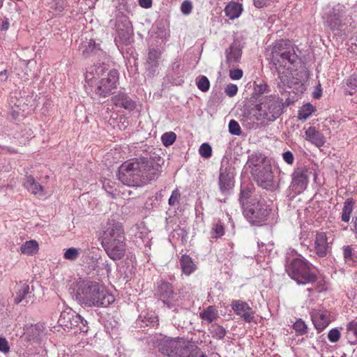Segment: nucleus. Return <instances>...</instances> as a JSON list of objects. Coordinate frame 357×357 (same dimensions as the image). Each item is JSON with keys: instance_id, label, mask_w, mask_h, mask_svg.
I'll return each instance as SVG.
<instances>
[{"instance_id": "f257e3e1", "label": "nucleus", "mask_w": 357, "mask_h": 357, "mask_svg": "<svg viewBox=\"0 0 357 357\" xmlns=\"http://www.w3.org/2000/svg\"><path fill=\"white\" fill-rule=\"evenodd\" d=\"M165 161L155 152L146 151L122 163L118 169V179L129 187L144 186L159 178Z\"/></svg>"}, {"instance_id": "f03ea898", "label": "nucleus", "mask_w": 357, "mask_h": 357, "mask_svg": "<svg viewBox=\"0 0 357 357\" xmlns=\"http://www.w3.org/2000/svg\"><path fill=\"white\" fill-rule=\"evenodd\" d=\"M72 298L79 304L88 307H107L115 301L105 287L89 278H78L69 288Z\"/></svg>"}, {"instance_id": "7ed1b4c3", "label": "nucleus", "mask_w": 357, "mask_h": 357, "mask_svg": "<svg viewBox=\"0 0 357 357\" xmlns=\"http://www.w3.org/2000/svg\"><path fill=\"white\" fill-rule=\"evenodd\" d=\"M99 239L111 259L119 261L125 257L127 244L123 223L113 218L108 219Z\"/></svg>"}, {"instance_id": "20e7f679", "label": "nucleus", "mask_w": 357, "mask_h": 357, "mask_svg": "<svg viewBox=\"0 0 357 357\" xmlns=\"http://www.w3.org/2000/svg\"><path fill=\"white\" fill-rule=\"evenodd\" d=\"M152 341L158 351L167 357H208L197 345L183 338L155 336Z\"/></svg>"}, {"instance_id": "39448f33", "label": "nucleus", "mask_w": 357, "mask_h": 357, "mask_svg": "<svg viewBox=\"0 0 357 357\" xmlns=\"http://www.w3.org/2000/svg\"><path fill=\"white\" fill-rule=\"evenodd\" d=\"M294 255L285 257V271L291 279L298 285H307L316 281V272L318 269L301 255L294 250Z\"/></svg>"}, {"instance_id": "423d86ee", "label": "nucleus", "mask_w": 357, "mask_h": 357, "mask_svg": "<svg viewBox=\"0 0 357 357\" xmlns=\"http://www.w3.org/2000/svg\"><path fill=\"white\" fill-rule=\"evenodd\" d=\"M244 218L253 227H262L275 224L272 208L263 198H258L254 202L241 210Z\"/></svg>"}, {"instance_id": "0eeeda50", "label": "nucleus", "mask_w": 357, "mask_h": 357, "mask_svg": "<svg viewBox=\"0 0 357 357\" xmlns=\"http://www.w3.org/2000/svg\"><path fill=\"white\" fill-rule=\"evenodd\" d=\"M268 56L270 63L274 66H282L284 61H288L293 68H288L287 70L291 72L294 70V68L296 67L298 55L291 47V43L287 39H280L275 40L273 43L271 51L266 52Z\"/></svg>"}, {"instance_id": "6e6552de", "label": "nucleus", "mask_w": 357, "mask_h": 357, "mask_svg": "<svg viewBox=\"0 0 357 357\" xmlns=\"http://www.w3.org/2000/svg\"><path fill=\"white\" fill-rule=\"evenodd\" d=\"M255 107L259 112V116H256L258 121L264 119L273 122L284 113L282 98L275 95L262 97Z\"/></svg>"}, {"instance_id": "1a4fd4ad", "label": "nucleus", "mask_w": 357, "mask_h": 357, "mask_svg": "<svg viewBox=\"0 0 357 357\" xmlns=\"http://www.w3.org/2000/svg\"><path fill=\"white\" fill-rule=\"evenodd\" d=\"M322 18L325 24L337 34H342L347 26V8L344 5L337 3L335 5H327L323 10Z\"/></svg>"}, {"instance_id": "9d476101", "label": "nucleus", "mask_w": 357, "mask_h": 357, "mask_svg": "<svg viewBox=\"0 0 357 357\" xmlns=\"http://www.w3.org/2000/svg\"><path fill=\"white\" fill-rule=\"evenodd\" d=\"M59 325L68 332L86 333L89 330V322L70 307H66L60 314Z\"/></svg>"}, {"instance_id": "9b49d317", "label": "nucleus", "mask_w": 357, "mask_h": 357, "mask_svg": "<svg viewBox=\"0 0 357 357\" xmlns=\"http://www.w3.org/2000/svg\"><path fill=\"white\" fill-rule=\"evenodd\" d=\"M88 75L89 86L91 90L100 98H106L113 94V91L117 88L119 80V73L116 68H112L108 73L107 77H102L97 80L96 77L93 76L89 77Z\"/></svg>"}, {"instance_id": "f8f14e48", "label": "nucleus", "mask_w": 357, "mask_h": 357, "mask_svg": "<svg viewBox=\"0 0 357 357\" xmlns=\"http://www.w3.org/2000/svg\"><path fill=\"white\" fill-rule=\"evenodd\" d=\"M236 169L224 157L219 169L218 187L221 195L227 199L232 193L236 183Z\"/></svg>"}, {"instance_id": "ddd939ff", "label": "nucleus", "mask_w": 357, "mask_h": 357, "mask_svg": "<svg viewBox=\"0 0 357 357\" xmlns=\"http://www.w3.org/2000/svg\"><path fill=\"white\" fill-rule=\"evenodd\" d=\"M155 286V295L160 297L163 305L174 312L177 311L176 308L181 303L180 296L174 291L173 284L164 279H160Z\"/></svg>"}, {"instance_id": "4468645a", "label": "nucleus", "mask_w": 357, "mask_h": 357, "mask_svg": "<svg viewBox=\"0 0 357 357\" xmlns=\"http://www.w3.org/2000/svg\"><path fill=\"white\" fill-rule=\"evenodd\" d=\"M307 169L305 167H298L294 169L291 176V182L288 187L287 196L292 200L296 195L302 193L308 184Z\"/></svg>"}, {"instance_id": "2eb2a0df", "label": "nucleus", "mask_w": 357, "mask_h": 357, "mask_svg": "<svg viewBox=\"0 0 357 357\" xmlns=\"http://www.w3.org/2000/svg\"><path fill=\"white\" fill-rule=\"evenodd\" d=\"M115 28L117 36L115 38L114 42L118 48L123 45H128L133 42V27L128 17L126 15L118 17Z\"/></svg>"}, {"instance_id": "dca6fc26", "label": "nucleus", "mask_w": 357, "mask_h": 357, "mask_svg": "<svg viewBox=\"0 0 357 357\" xmlns=\"http://www.w3.org/2000/svg\"><path fill=\"white\" fill-rule=\"evenodd\" d=\"M254 181L264 189L273 191L278 185L274 181V176L271 163L262 165L250 171Z\"/></svg>"}, {"instance_id": "f3484780", "label": "nucleus", "mask_w": 357, "mask_h": 357, "mask_svg": "<svg viewBox=\"0 0 357 357\" xmlns=\"http://www.w3.org/2000/svg\"><path fill=\"white\" fill-rule=\"evenodd\" d=\"M101 43L102 40L100 39L91 38L89 40H86L79 47L82 55L86 59H97L99 61L105 60L107 57V54L101 47Z\"/></svg>"}, {"instance_id": "a211bd4d", "label": "nucleus", "mask_w": 357, "mask_h": 357, "mask_svg": "<svg viewBox=\"0 0 357 357\" xmlns=\"http://www.w3.org/2000/svg\"><path fill=\"white\" fill-rule=\"evenodd\" d=\"M33 285L30 287L29 284L20 281L15 286V296L14 297L13 302L15 304L18 305L22 302H24L26 305L30 300L33 303L35 295L33 293Z\"/></svg>"}, {"instance_id": "6ab92c4d", "label": "nucleus", "mask_w": 357, "mask_h": 357, "mask_svg": "<svg viewBox=\"0 0 357 357\" xmlns=\"http://www.w3.org/2000/svg\"><path fill=\"white\" fill-rule=\"evenodd\" d=\"M234 313L241 317L245 323H257L255 318V311L245 301L241 300H234L231 304Z\"/></svg>"}, {"instance_id": "aec40b11", "label": "nucleus", "mask_w": 357, "mask_h": 357, "mask_svg": "<svg viewBox=\"0 0 357 357\" xmlns=\"http://www.w3.org/2000/svg\"><path fill=\"white\" fill-rule=\"evenodd\" d=\"M255 191V188L251 183L241 185L238 202L241 210L253 203L254 200L256 201L258 198H261L260 196L253 195Z\"/></svg>"}, {"instance_id": "412c9836", "label": "nucleus", "mask_w": 357, "mask_h": 357, "mask_svg": "<svg viewBox=\"0 0 357 357\" xmlns=\"http://www.w3.org/2000/svg\"><path fill=\"white\" fill-rule=\"evenodd\" d=\"M243 46L239 39L235 38L229 47L225 50V63L229 68L241 61Z\"/></svg>"}, {"instance_id": "4be33fe9", "label": "nucleus", "mask_w": 357, "mask_h": 357, "mask_svg": "<svg viewBox=\"0 0 357 357\" xmlns=\"http://www.w3.org/2000/svg\"><path fill=\"white\" fill-rule=\"evenodd\" d=\"M331 312L327 310H314L310 312L312 324L317 333L322 332L331 323Z\"/></svg>"}, {"instance_id": "5701e85b", "label": "nucleus", "mask_w": 357, "mask_h": 357, "mask_svg": "<svg viewBox=\"0 0 357 357\" xmlns=\"http://www.w3.org/2000/svg\"><path fill=\"white\" fill-rule=\"evenodd\" d=\"M161 58V52L158 49L150 47L149 49L145 68L147 72V76L153 77L158 73L159 61Z\"/></svg>"}, {"instance_id": "b1692460", "label": "nucleus", "mask_w": 357, "mask_h": 357, "mask_svg": "<svg viewBox=\"0 0 357 357\" xmlns=\"http://www.w3.org/2000/svg\"><path fill=\"white\" fill-rule=\"evenodd\" d=\"M112 101L116 107L132 112L136 108L137 104L126 93L119 91L112 97Z\"/></svg>"}, {"instance_id": "393cba45", "label": "nucleus", "mask_w": 357, "mask_h": 357, "mask_svg": "<svg viewBox=\"0 0 357 357\" xmlns=\"http://www.w3.org/2000/svg\"><path fill=\"white\" fill-rule=\"evenodd\" d=\"M314 250L319 257H325L331 250V246L328 242V238L325 232H318L314 241Z\"/></svg>"}, {"instance_id": "a878e982", "label": "nucleus", "mask_w": 357, "mask_h": 357, "mask_svg": "<svg viewBox=\"0 0 357 357\" xmlns=\"http://www.w3.org/2000/svg\"><path fill=\"white\" fill-rule=\"evenodd\" d=\"M96 313L98 316V322L103 326L107 333H111L117 328L119 323L114 316L107 312H98V310H96Z\"/></svg>"}, {"instance_id": "bb28decb", "label": "nucleus", "mask_w": 357, "mask_h": 357, "mask_svg": "<svg viewBox=\"0 0 357 357\" xmlns=\"http://www.w3.org/2000/svg\"><path fill=\"white\" fill-rule=\"evenodd\" d=\"M268 164H270V161L268 158L259 151H257L248 155L245 166L253 170Z\"/></svg>"}, {"instance_id": "cd10ccee", "label": "nucleus", "mask_w": 357, "mask_h": 357, "mask_svg": "<svg viewBox=\"0 0 357 357\" xmlns=\"http://www.w3.org/2000/svg\"><path fill=\"white\" fill-rule=\"evenodd\" d=\"M112 68H111L109 64L105 62V60H101L91 68V71L86 72L85 75L86 82L89 84V81H91L90 79H88V75H90L89 77L94 76L96 77L97 80H98L100 78L104 77L105 73L108 74Z\"/></svg>"}, {"instance_id": "c85d7f7f", "label": "nucleus", "mask_w": 357, "mask_h": 357, "mask_svg": "<svg viewBox=\"0 0 357 357\" xmlns=\"http://www.w3.org/2000/svg\"><path fill=\"white\" fill-rule=\"evenodd\" d=\"M125 256L126 258L121 262L122 265L120 268L123 269L125 277L129 278L135 274L137 260L132 252L126 253Z\"/></svg>"}, {"instance_id": "c756f323", "label": "nucleus", "mask_w": 357, "mask_h": 357, "mask_svg": "<svg viewBox=\"0 0 357 357\" xmlns=\"http://www.w3.org/2000/svg\"><path fill=\"white\" fill-rule=\"evenodd\" d=\"M305 139L317 147L320 148L326 143L324 135L316 129L315 127L310 126L305 132Z\"/></svg>"}, {"instance_id": "7c9ffc66", "label": "nucleus", "mask_w": 357, "mask_h": 357, "mask_svg": "<svg viewBox=\"0 0 357 357\" xmlns=\"http://www.w3.org/2000/svg\"><path fill=\"white\" fill-rule=\"evenodd\" d=\"M270 87L268 84L264 81L260 82L259 84L255 82L253 93L250 98V102L256 106V104L259 102L261 96L263 94H267L270 92Z\"/></svg>"}, {"instance_id": "2f4dec72", "label": "nucleus", "mask_w": 357, "mask_h": 357, "mask_svg": "<svg viewBox=\"0 0 357 357\" xmlns=\"http://www.w3.org/2000/svg\"><path fill=\"white\" fill-rule=\"evenodd\" d=\"M158 320L157 317L154 316L153 314L146 312L144 314L143 312H142L136 321V324L140 328H143L146 326L154 327L155 326L158 325ZM142 330L144 331V329Z\"/></svg>"}, {"instance_id": "473e14b6", "label": "nucleus", "mask_w": 357, "mask_h": 357, "mask_svg": "<svg viewBox=\"0 0 357 357\" xmlns=\"http://www.w3.org/2000/svg\"><path fill=\"white\" fill-rule=\"evenodd\" d=\"M24 186L32 194L44 195V188L31 175L27 176L24 183Z\"/></svg>"}, {"instance_id": "72a5a7b5", "label": "nucleus", "mask_w": 357, "mask_h": 357, "mask_svg": "<svg viewBox=\"0 0 357 357\" xmlns=\"http://www.w3.org/2000/svg\"><path fill=\"white\" fill-rule=\"evenodd\" d=\"M243 10L241 3L231 1L226 6L225 13L230 20H234L241 15Z\"/></svg>"}, {"instance_id": "f704fd0d", "label": "nucleus", "mask_w": 357, "mask_h": 357, "mask_svg": "<svg viewBox=\"0 0 357 357\" xmlns=\"http://www.w3.org/2000/svg\"><path fill=\"white\" fill-rule=\"evenodd\" d=\"M345 338L351 345L357 344V321L352 320L347 324Z\"/></svg>"}, {"instance_id": "c9c22d12", "label": "nucleus", "mask_w": 357, "mask_h": 357, "mask_svg": "<svg viewBox=\"0 0 357 357\" xmlns=\"http://www.w3.org/2000/svg\"><path fill=\"white\" fill-rule=\"evenodd\" d=\"M152 29L158 38L166 39L167 36H169V30L167 28L166 20L162 19L157 20L153 25Z\"/></svg>"}, {"instance_id": "e433bc0d", "label": "nucleus", "mask_w": 357, "mask_h": 357, "mask_svg": "<svg viewBox=\"0 0 357 357\" xmlns=\"http://www.w3.org/2000/svg\"><path fill=\"white\" fill-rule=\"evenodd\" d=\"M182 272L186 275H190L197 268V266L193 262L192 258L188 255H183L179 260Z\"/></svg>"}, {"instance_id": "4c0bfd02", "label": "nucleus", "mask_w": 357, "mask_h": 357, "mask_svg": "<svg viewBox=\"0 0 357 357\" xmlns=\"http://www.w3.org/2000/svg\"><path fill=\"white\" fill-rule=\"evenodd\" d=\"M201 319L212 324L219 317L218 312L215 305H209L199 313Z\"/></svg>"}, {"instance_id": "58836bf2", "label": "nucleus", "mask_w": 357, "mask_h": 357, "mask_svg": "<svg viewBox=\"0 0 357 357\" xmlns=\"http://www.w3.org/2000/svg\"><path fill=\"white\" fill-rule=\"evenodd\" d=\"M183 224L178 225L173 231L169 234V237L175 238L181 240V244L185 245L188 242V235L189 233V229L185 226H182Z\"/></svg>"}, {"instance_id": "ea45409f", "label": "nucleus", "mask_w": 357, "mask_h": 357, "mask_svg": "<svg viewBox=\"0 0 357 357\" xmlns=\"http://www.w3.org/2000/svg\"><path fill=\"white\" fill-rule=\"evenodd\" d=\"M343 257L345 262L350 266H357V253L351 245H344L342 248Z\"/></svg>"}, {"instance_id": "a19ab883", "label": "nucleus", "mask_w": 357, "mask_h": 357, "mask_svg": "<svg viewBox=\"0 0 357 357\" xmlns=\"http://www.w3.org/2000/svg\"><path fill=\"white\" fill-rule=\"evenodd\" d=\"M45 327L43 325L38 323L29 327L26 330V334L30 340L38 342L40 340L41 335L43 333Z\"/></svg>"}, {"instance_id": "79ce46f5", "label": "nucleus", "mask_w": 357, "mask_h": 357, "mask_svg": "<svg viewBox=\"0 0 357 357\" xmlns=\"http://www.w3.org/2000/svg\"><path fill=\"white\" fill-rule=\"evenodd\" d=\"M316 107L310 102L305 103L298 111V119L301 121L307 120L315 111Z\"/></svg>"}, {"instance_id": "37998d69", "label": "nucleus", "mask_w": 357, "mask_h": 357, "mask_svg": "<svg viewBox=\"0 0 357 357\" xmlns=\"http://www.w3.org/2000/svg\"><path fill=\"white\" fill-rule=\"evenodd\" d=\"M39 250L38 243L36 240L26 241L20 247V251L22 254L33 255L36 254Z\"/></svg>"}, {"instance_id": "c03bdc74", "label": "nucleus", "mask_w": 357, "mask_h": 357, "mask_svg": "<svg viewBox=\"0 0 357 357\" xmlns=\"http://www.w3.org/2000/svg\"><path fill=\"white\" fill-rule=\"evenodd\" d=\"M223 98L224 94L222 92L221 88L218 87L215 89L214 87L208 101V105L209 107H216L222 101Z\"/></svg>"}, {"instance_id": "a18cd8bd", "label": "nucleus", "mask_w": 357, "mask_h": 357, "mask_svg": "<svg viewBox=\"0 0 357 357\" xmlns=\"http://www.w3.org/2000/svg\"><path fill=\"white\" fill-rule=\"evenodd\" d=\"M355 202L353 198H348L344 203L341 220L344 222H348L350 220V215L353 211Z\"/></svg>"}, {"instance_id": "49530a36", "label": "nucleus", "mask_w": 357, "mask_h": 357, "mask_svg": "<svg viewBox=\"0 0 357 357\" xmlns=\"http://www.w3.org/2000/svg\"><path fill=\"white\" fill-rule=\"evenodd\" d=\"M225 233V225L220 220H218L216 223L213 225L211 231V237L212 238H219L224 236Z\"/></svg>"}, {"instance_id": "de8ad7c7", "label": "nucleus", "mask_w": 357, "mask_h": 357, "mask_svg": "<svg viewBox=\"0 0 357 357\" xmlns=\"http://www.w3.org/2000/svg\"><path fill=\"white\" fill-rule=\"evenodd\" d=\"M210 333L213 338L221 340L225 337L227 331L223 326L215 324L211 326Z\"/></svg>"}, {"instance_id": "09e8293b", "label": "nucleus", "mask_w": 357, "mask_h": 357, "mask_svg": "<svg viewBox=\"0 0 357 357\" xmlns=\"http://www.w3.org/2000/svg\"><path fill=\"white\" fill-rule=\"evenodd\" d=\"M292 328L295 331L296 335H304L308 333V326L302 319H298L293 324Z\"/></svg>"}, {"instance_id": "8fccbe9b", "label": "nucleus", "mask_w": 357, "mask_h": 357, "mask_svg": "<svg viewBox=\"0 0 357 357\" xmlns=\"http://www.w3.org/2000/svg\"><path fill=\"white\" fill-rule=\"evenodd\" d=\"M280 79L281 83L289 89L296 88L297 86L302 85L301 80L297 77L284 75L280 77Z\"/></svg>"}, {"instance_id": "3c124183", "label": "nucleus", "mask_w": 357, "mask_h": 357, "mask_svg": "<svg viewBox=\"0 0 357 357\" xmlns=\"http://www.w3.org/2000/svg\"><path fill=\"white\" fill-rule=\"evenodd\" d=\"M310 284L314 285L313 290H315V293L320 294L326 292L328 290L325 278L319 277L317 272H316V281Z\"/></svg>"}, {"instance_id": "603ef678", "label": "nucleus", "mask_w": 357, "mask_h": 357, "mask_svg": "<svg viewBox=\"0 0 357 357\" xmlns=\"http://www.w3.org/2000/svg\"><path fill=\"white\" fill-rule=\"evenodd\" d=\"M197 88L202 92L206 93L210 89V81L205 75H199L195 79Z\"/></svg>"}, {"instance_id": "864d4df0", "label": "nucleus", "mask_w": 357, "mask_h": 357, "mask_svg": "<svg viewBox=\"0 0 357 357\" xmlns=\"http://www.w3.org/2000/svg\"><path fill=\"white\" fill-rule=\"evenodd\" d=\"M176 139L175 132L170 131L165 132L161 137V141L164 146L169 147L172 146Z\"/></svg>"}, {"instance_id": "5fc2aeb1", "label": "nucleus", "mask_w": 357, "mask_h": 357, "mask_svg": "<svg viewBox=\"0 0 357 357\" xmlns=\"http://www.w3.org/2000/svg\"><path fill=\"white\" fill-rule=\"evenodd\" d=\"M228 130L229 134L231 135L240 136L243 134V131L238 122L234 119L229 121Z\"/></svg>"}, {"instance_id": "6e6d98bb", "label": "nucleus", "mask_w": 357, "mask_h": 357, "mask_svg": "<svg viewBox=\"0 0 357 357\" xmlns=\"http://www.w3.org/2000/svg\"><path fill=\"white\" fill-rule=\"evenodd\" d=\"M199 155L205 159H208L212 156V147L207 143H203L199 149Z\"/></svg>"}, {"instance_id": "4d7b16f0", "label": "nucleus", "mask_w": 357, "mask_h": 357, "mask_svg": "<svg viewBox=\"0 0 357 357\" xmlns=\"http://www.w3.org/2000/svg\"><path fill=\"white\" fill-rule=\"evenodd\" d=\"M340 329L342 328H333L328 331L327 337L330 342L337 343L340 340L342 335Z\"/></svg>"}, {"instance_id": "13d9d810", "label": "nucleus", "mask_w": 357, "mask_h": 357, "mask_svg": "<svg viewBox=\"0 0 357 357\" xmlns=\"http://www.w3.org/2000/svg\"><path fill=\"white\" fill-rule=\"evenodd\" d=\"M80 249L75 248H67L63 253V258L68 260L73 261L78 258Z\"/></svg>"}, {"instance_id": "bf43d9fd", "label": "nucleus", "mask_w": 357, "mask_h": 357, "mask_svg": "<svg viewBox=\"0 0 357 357\" xmlns=\"http://www.w3.org/2000/svg\"><path fill=\"white\" fill-rule=\"evenodd\" d=\"M167 81L173 85H181L184 80L181 74L168 73L166 76Z\"/></svg>"}, {"instance_id": "052dcab7", "label": "nucleus", "mask_w": 357, "mask_h": 357, "mask_svg": "<svg viewBox=\"0 0 357 357\" xmlns=\"http://www.w3.org/2000/svg\"><path fill=\"white\" fill-rule=\"evenodd\" d=\"M67 0H52L51 8L58 13H61L67 6Z\"/></svg>"}, {"instance_id": "680f3d73", "label": "nucleus", "mask_w": 357, "mask_h": 357, "mask_svg": "<svg viewBox=\"0 0 357 357\" xmlns=\"http://www.w3.org/2000/svg\"><path fill=\"white\" fill-rule=\"evenodd\" d=\"M192 3L190 0H185L181 5V12L185 15H188L192 10Z\"/></svg>"}, {"instance_id": "e2e57ef3", "label": "nucleus", "mask_w": 357, "mask_h": 357, "mask_svg": "<svg viewBox=\"0 0 357 357\" xmlns=\"http://www.w3.org/2000/svg\"><path fill=\"white\" fill-rule=\"evenodd\" d=\"M238 90V89L236 84H229L225 87V92L229 97H234L237 94Z\"/></svg>"}, {"instance_id": "0e129e2a", "label": "nucleus", "mask_w": 357, "mask_h": 357, "mask_svg": "<svg viewBox=\"0 0 357 357\" xmlns=\"http://www.w3.org/2000/svg\"><path fill=\"white\" fill-rule=\"evenodd\" d=\"M181 196V193L178 189H175L172 191V195L168 200V204L169 206H174L176 203L178 202L179 198Z\"/></svg>"}, {"instance_id": "69168bd1", "label": "nucleus", "mask_w": 357, "mask_h": 357, "mask_svg": "<svg viewBox=\"0 0 357 357\" xmlns=\"http://www.w3.org/2000/svg\"><path fill=\"white\" fill-rule=\"evenodd\" d=\"M243 71L240 68H234L229 70V77L232 80H238L243 77Z\"/></svg>"}, {"instance_id": "338daca9", "label": "nucleus", "mask_w": 357, "mask_h": 357, "mask_svg": "<svg viewBox=\"0 0 357 357\" xmlns=\"http://www.w3.org/2000/svg\"><path fill=\"white\" fill-rule=\"evenodd\" d=\"M273 245L274 244L273 243L268 244L258 243L259 251L264 254L269 253L273 250Z\"/></svg>"}, {"instance_id": "774afa93", "label": "nucleus", "mask_w": 357, "mask_h": 357, "mask_svg": "<svg viewBox=\"0 0 357 357\" xmlns=\"http://www.w3.org/2000/svg\"><path fill=\"white\" fill-rule=\"evenodd\" d=\"M282 158L288 165H292L294 162V155L291 151H286L282 153Z\"/></svg>"}]
</instances>
